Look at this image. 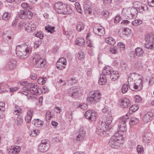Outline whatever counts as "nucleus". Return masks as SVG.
<instances>
[{
  "mask_svg": "<svg viewBox=\"0 0 154 154\" xmlns=\"http://www.w3.org/2000/svg\"><path fill=\"white\" fill-rule=\"evenodd\" d=\"M3 36L4 39L8 41L12 42L13 41L14 38L13 35H3Z\"/></svg>",
  "mask_w": 154,
  "mask_h": 154,
  "instance_id": "obj_53",
  "label": "nucleus"
},
{
  "mask_svg": "<svg viewBox=\"0 0 154 154\" xmlns=\"http://www.w3.org/2000/svg\"><path fill=\"white\" fill-rule=\"evenodd\" d=\"M21 6L23 9L26 8L27 9L29 10L30 8L29 5L26 3H22Z\"/></svg>",
  "mask_w": 154,
  "mask_h": 154,
  "instance_id": "obj_58",
  "label": "nucleus"
},
{
  "mask_svg": "<svg viewBox=\"0 0 154 154\" xmlns=\"http://www.w3.org/2000/svg\"><path fill=\"white\" fill-rule=\"evenodd\" d=\"M101 97V94L98 91L91 92L87 98V100L90 103H94L99 102Z\"/></svg>",
  "mask_w": 154,
  "mask_h": 154,
  "instance_id": "obj_3",
  "label": "nucleus"
},
{
  "mask_svg": "<svg viewBox=\"0 0 154 154\" xmlns=\"http://www.w3.org/2000/svg\"><path fill=\"white\" fill-rule=\"evenodd\" d=\"M129 88L133 91H135V90H141L142 88V80L141 79H139L134 84H131L128 81Z\"/></svg>",
  "mask_w": 154,
  "mask_h": 154,
  "instance_id": "obj_5",
  "label": "nucleus"
},
{
  "mask_svg": "<svg viewBox=\"0 0 154 154\" xmlns=\"http://www.w3.org/2000/svg\"><path fill=\"white\" fill-rule=\"evenodd\" d=\"M109 129L107 125H106L105 122L99 121L96 128V132L97 134L103 136L104 135L106 131Z\"/></svg>",
  "mask_w": 154,
  "mask_h": 154,
  "instance_id": "obj_4",
  "label": "nucleus"
},
{
  "mask_svg": "<svg viewBox=\"0 0 154 154\" xmlns=\"http://www.w3.org/2000/svg\"><path fill=\"white\" fill-rule=\"evenodd\" d=\"M55 28L54 26H51V25H48L47 26L45 27V29L48 32L51 33H53L55 32L54 30Z\"/></svg>",
  "mask_w": 154,
  "mask_h": 154,
  "instance_id": "obj_32",
  "label": "nucleus"
},
{
  "mask_svg": "<svg viewBox=\"0 0 154 154\" xmlns=\"http://www.w3.org/2000/svg\"><path fill=\"white\" fill-rule=\"evenodd\" d=\"M76 43L77 45L81 46L85 43V41L82 38H79L76 39Z\"/></svg>",
  "mask_w": 154,
  "mask_h": 154,
  "instance_id": "obj_41",
  "label": "nucleus"
},
{
  "mask_svg": "<svg viewBox=\"0 0 154 154\" xmlns=\"http://www.w3.org/2000/svg\"><path fill=\"white\" fill-rule=\"evenodd\" d=\"M139 122V120L136 117L132 118L130 119V125L131 126L134 125Z\"/></svg>",
  "mask_w": 154,
  "mask_h": 154,
  "instance_id": "obj_36",
  "label": "nucleus"
},
{
  "mask_svg": "<svg viewBox=\"0 0 154 154\" xmlns=\"http://www.w3.org/2000/svg\"><path fill=\"white\" fill-rule=\"evenodd\" d=\"M137 151L139 154H142L144 150L143 146L141 145L137 146Z\"/></svg>",
  "mask_w": 154,
  "mask_h": 154,
  "instance_id": "obj_46",
  "label": "nucleus"
},
{
  "mask_svg": "<svg viewBox=\"0 0 154 154\" xmlns=\"http://www.w3.org/2000/svg\"><path fill=\"white\" fill-rule=\"evenodd\" d=\"M85 131H83L82 129H80L79 134L76 136V140L80 141L82 140L85 136Z\"/></svg>",
  "mask_w": 154,
  "mask_h": 154,
  "instance_id": "obj_24",
  "label": "nucleus"
},
{
  "mask_svg": "<svg viewBox=\"0 0 154 154\" xmlns=\"http://www.w3.org/2000/svg\"><path fill=\"white\" fill-rule=\"evenodd\" d=\"M23 120L22 117L18 116L17 119V125L18 126H20L22 125Z\"/></svg>",
  "mask_w": 154,
  "mask_h": 154,
  "instance_id": "obj_43",
  "label": "nucleus"
},
{
  "mask_svg": "<svg viewBox=\"0 0 154 154\" xmlns=\"http://www.w3.org/2000/svg\"><path fill=\"white\" fill-rule=\"evenodd\" d=\"M129 117L127 114H126L125 116H122L119 120V123L118 125V127L123 126H126V122L128 119Z\"/></svg>",
  "mask_w": 154,
  "mask_h": 154,
  "instance_id": "obj_21",
  "label": "nucleus"
},
{
  "mask_svg": "<svg viewBox=\"0 0 154 154\" xmlns=\"http://www.w3.org/2000/svg\"><path fill=\"white\" fill-rule=\"evenodd\" d=\"M128 89V86L127 84H124L122 86V91L123 93H125L127 91Z\"/></svg>",
  "mask_w": 154,
  "mask_h": 154,
  "instance_id": "obj_54",
  "label": "nucleus"
},
{
  "mask_svg": "<svg viewBox=\"0 0 154 154\" xmlns=\"http://www.w3.org/2000/svg\"><path fill=\"white\" fill-rule=\"evenodd\" d=\"M19 17L23 19H30L32 16V13L30 11H26L25 10H21L18 12Z\"/></svg>",
  "mask_w": 154,
  "mask_h": 154,
  "instance_id": "obj_6",
  "label": "nucleus"
},
{
  "mask_svg": "<svg viewBox=\"0 0 154 154\" xmlns=\"http://www.w3.org/2000/svg\"><path fill=\"white\" fill-rule=\"evenodd\" d=\"M32 115V112L31 110L28 111L25 118V120L26 122L28 123L30 122Z\"/></svg>",
  "mask_w": 154,
  "mask_h": 154,
  "instance_id": "obj_28",
  "label": "nucleus"
},
{
  "mask_svg": "<svg viewBox=\"0 0 154 154\" xmlns=\"http://www.w3.org/2000/svg\"><path fill=\"white\" fill-rule=\"evenodd\" d=\"M120 145V142L112 137L110 140L109 145L113 148H118Z\"/></svg>",
  "mask_w": 154,
  "mask_h": 154,
  "instance_id": "obj_15",
  "label": "nucleus"
},
{
  "mask_svg": "<svg viewBox=\"0 0 154 154\" xmlns=\"http://www.w3.org/2000/svg\"><path fill=\"white\" fill-rule=\"evenodd\" d=\"M145 47L148 49H151L154 48V42H146L145 44Z\"/></svg>",
  "mask_w": 154,
  "mask_h": 154,
  "instance_id": "obj_35",
  "label": "nucleus"
},
{
  "mask_svg": "<svg viewBox=\"0 0 154 154\" xmlns=\"http://www.w3.org/2000/svg\"><path fill=\"white\" fill-rule=\"evenodd\" d=\"M93 31L95 33L100 36L103 35L105 33L104 29L101 26L99 28L97 27H94L93 29Z\"/></svg>",
  "mask_w": 154,
  "mask_h": 154,
  "instance_id": "obj_20",
  "label": "nucleus"
},
{
  "mask_svg": "<svg viewBox=\"0 0 154 154\" xmlns=\"http://www.w3.org/2000/svg\"><path fill=\"white\" fill-rule=\"evenodd\" d=\"M106 42L110 45H114L116 43L115 40L112 37H108L106 38Z\"/></svg>",
  "mask_w": 154,
  "mask_h": 154,
  "instance_id": "obj_31",
  "label": "nucleus"
},
{
  "mask_svg": "<svg viewBox=\"0 0 154 154\" xmlns=\"http://www.w3.org/2000/svg\"><path fill=\"white\" fill-rule=\"evenodd\" d=\"M153 116V114L152 112H148L143 116V120L145 122H148L151 120Z\"/></svg>",
  "mask_w": 154,
  "mask_h": 154,
  "instance_id": "obj_23",
  "label": "nucleus"
},
{
  "mask_svg": "<svg viewBox=\"0 0 154 154\" xmlns=\"http://www.w3.org/2000/svg\"><path fill=\"white\" fill-rule=\"evenodd\" d=\"M145 40L147 42H153V37L149 34L147 35L145 38Z\"/></svg>",
  "mask_w": 154,
  "mask_h": 154,
  "instance_id": "obj_48",
  "label": "nucleus"
},
{
  "mask_svg": "<svg viewBox=\"0 0 154 154\" xmlns=\"http://www.w3.org/2000/svg\"><path fill=\"white\" fill-rule=\"evenodd\" d=\"M119 102L120 106L123 108H127L130 106L129 100L126 98L120 99Z\"/></svg>",
  "mask_w": 154,
  "mask_h": 154,
  "instance_id": "obj_13",
  "label": "nucleus"
},
{
  "mask_svg": "<svg viewBox=\"0 0 154 154\" xmlns=\"http://www.w3.org/2000/svg\"><path fill=\"white\" fill-rule=\"evenodd\" d=\"M142 23V21L140 20H135L132 22V24L135 26H137L141 24Z\"/></svg>",
  "mask_w": 154,
  "mask_h": 154,
  "instance_id": "obj_51",
  "label": "nucleus"
},
{
  "mask_svg": "<svg viewBox=\"0 0 154 154\" xmlns=\"http://www.w3.org/2000/svg\"><path fill=\"white\" fill-rule=\"evenodd\" d=\"M125 29L123 28L119 29L118 32V34L120 37H123L125 36Z\"/></svg>",
  "mask_w": 154,
  "mask_h": 154,
  "instance_id": "obj_50",
  "label": "nucleus"
},
{
  "mask_svg": "<svg viewBox=\"0 0 154 154\" xmlns=\"http://www.w3.org/2000/svg\"><path fill=\"white\" fill-rule=\"evenodd\" d=\"M29 23L26 22L24 21H23L19 23L18 27L19 28H24L26 31L28 32H29L30 29L27 28V27H29Z\"/></svg>",
  "mask_w": 154,
  "mask_h": 154,
  "instance_id": "obj_18",
  "label": "nucleus"
},
{
  "mask_svg": "<svg viewBox=\"0 0 154 154\" xmlns=\"http://www.w3.org/2000/svg\"><path fill=\"white\" fill-rule=\"evenodd\" d=\"M138 108L139 106H138L136 105H133L130 107L129 109V112L132 113L137 111Z\"/></svg>",
  "mask_w": 154,
  "mask_h": 154,
  "instance_id": "obj_40",
  "label": "nucleus"
},
{
  "mask_svg": "<svg viewBox=\"0 0 154 154\" xmlns=\"http://www.w3.org/2000/svg\"><path fill=\"white\" fill-rule=\"evenodd\" d=\"M107 81L106 77L105 75L103 74L100 75L98 81L99 84L100 85H105Z\"/></svg>",
  "mask_w": 154,
  "mask_h": 154,
  "instance_id": "obj_25",
  "label": "nucleus"
},
{
  "mask_svg": "<svg viewBox=\"0 0 154 154\" xmlns=\"http://www.w3.org/2000/svg\"><path fill=\"white\" fill-rule=\"evenodd\" d=\"M124 29H125V36H128L129 35V33L131 34V31L130 29L127 28H125Z\"/></svg>",
  "mask_w": 154,
  "mask_h": 154,
  "instance_id": "obj_60",
  "label": "nucleus"
},
{
  "mask_svg": "<svg viewBox=\"0 0 154 154\" xmlns=\"http://www.w3.org/2000/svg\"><path fill=\"white\" fill-rule=\"evenodd\" d=\"M76 104L77 106H78L80 108L83 110H85L87 109L88 108V105L86 103L82 104L76 102L74 103V104Z\"/></svg>",
  "mask_w": 154,
  "mask_h": 154,
  "instance_id": "obj_33",
  "label": "nucleus"
},
{
  "mask_svg": "<svg viewBox=\"0 0 154 154\" xmlns=\"http://www.w3.org/2000/svg\"><path fill=\"white\" fill-rule=\"evenodd\" d=\"M29 27H27L28 28H29L30 29V31H32L35 30L36 29V25L35 23H29Z\"/></svg>",
  "mask_w": 154,
  "mask_h": 154,
  "instance_id": "obj_45",
  "label": "nucleus"
},
{
  "mask_svg": "<svg viewBox=\"0 0 154 154\" xmlns=\"http://www.w3.org/2000/svg\"><path fill=\"white\" fill-rule=\"evenodd\" d=\"M41 91L43 93L45 94L48 93V92L49 89L47 86H44L42 87V89H41Z\"/></svg>",
  "mask_w": 154,
  "mask_h": 154,
  "instance_id": "obj_56",
  "label": "nucleus"
},
{
  "mask_svg": "<svg viewBox=\"0 0 154 154\" xmlns=\"http://www.w3.org/2000/svg\"><path fill=\"white\" fill-rule=\"evenodd\" d=\"M11 17V13L10 12H5L2 16V19L5 21L8 20Z\"/></svg>",
  "mask_w": 154,
  "mask_h": 154,
  "instance_id": "obj_37",
  "label": "nucleus"
},
{
  "mask_svg": "<svg viewBox=\"0 0 154 154\" xmlns=\"http://www.w3.org/2000/svg\"><path fill=\"white\" fill-rule=\"evenodd\" d=\"M135 101L137 102H140L142 100L141 97L138 95H136L134 97Z\"/></svg>",
  "mask_w": 154,
  "mask_h": 154,
  "instance_id": "obj_62",
  "label": "nucleus"
},
{
  "mask_svg": "<svg viewBox=\"0 0 154 154\" xmlns=\"http://www.w3.org/2000/svg\"><path fill=\"white\" fill-rule=\"evenodd\" d=\"M79 89L75 87H73L69 89L68 91L69 92V95L70 96L74 97L78 94Z\"/></svg>",
  "mask_w": 154,
  "mask_h": 154,
  "instance_id": "obj_19",
  "label": "nucleus"
},
{
  "mask_svg": "<svg viewBox=\"0 0 154 154\" xmlns=\"http://www.w3.org/2000/svg\"><path fill=\"white\" fill-rule=\"evenodd\" d=\"M84 10L87 14H90L91 11V3L88 1H86L84 5Z\"/></svg>",
  "mask_w": 154,
  "mask_h": 154,
  "instance_id": "obj_16",
  "label": "nucleus"
},
{
  "mask_svg": "<svg viewBox=\"0 0 154 154\" xmlns=\"http://www.w3.org/2000/svg\"><path fill=\"white\" fill-rule=\"evenodd\" d=\"M63 10V11L62 14H71L72 12V11L69 5H66V7L64 8Z\"/></svg>",
  "mask_w": 154,
  "mask_h": 154,
  "instance_id": "obj_29",
  "label": "nucleus"
},
{
  "mask_svg": "<svg viewBox=\"0 0 154 154\" xmlns=\"http://www.w3.org/2000/svg\"><path fill=\"white\" fill-rule=\"evenodd\" d=\"M39 132L38 130H34L30 134V135L32 137H35L38 134V133Z\"/></svg>",
  "mask_w": 154,
  "mask_h": 154,
  "instance_id": "obj_63",
  "label": "nucleus"
},
{
  "mask_svg": "<svg viewBox=\"0 0 154 154\" xmlns=\"http://www.w3.org/2000/svg\"><path fill=\"white\" fill-rule=\"evenodd\" d=\"M47 80V78L45 77L40 78L38 80V83L40 85H42L44 84Z\"/></svg>",
  "mask_w": 154,
  "mask_h": 154,
  "instance_id": "obj_47",
  "label": "nucleus"
},
{
  "mask_svg": "<svg viewBox=\"0 0 154 154\" xmlns=\"http://www.w3.org/2000/svg\"><path fill=\"white\" fill-rule=\"evenodd\" d=\"M127 12V13H126L125 14L127 15L128 17L130 19L135 18L137 16L138 12L136 8L133 7L131 8L128 9Z\"/></svg>",
  "mask_w": 154,
  "mask_h": 154,
  "instance_id": "obj_8",
  "label": "nucleus"
},
{
  "mask_svg": "<svg viewBox=\"0 0 154 154\" xmlns=\"http://www.w3.org/2000/svg\"><path fill=\"white\" fill-rule=\"evenodd\" d=\"M21 109L19 106H16L14 113L15 115H17L19 116L21 113Z\"/></svg>",
  "mask_w": 154,
  "mask_h": 154,
  "instance_id": "obj_39",
  "label": "nucleus"
},
{
  "mask_svg": "<svg viewBox=\"0 0 154 154\" xmlns=\"http://www.w3.org/2000/svg\"><path fill=\"white\" fill-rule=\"evenodd\" d=\"M48 140H45L42 141V143L38 146V149L41 152H45L49 149L50 145L47 143Z\"/></svg>",
  "mask_w": 154,
  "mask_h": 154,
  "instance_id": "obj_10",
  "label": "nucleus"
},
{
  "mask_svg": "<svg viewBox=\"0 0 154 154\" xmlns=\"http://www.w3.org/2000/svg\"><path fill=\"white\" fill-rule=\"evenodd\" d=\"M112 137L114 138L116 140H117L119 142H120V140L123 138L122 134L119 133L118 132L115 133Z\"/></svg>",
  "mask_w": 154,
  "mask_h": 154,
  "instance_id": "obj_34",
  "label": "nucleus"
},
{
  "mask_svg": "<svg viewBox=\"0 0 154 154\" xmlns=\"http://www.w3.org/2000/svg\"><path fill=\"white\" fill-rule=\"evenodd\" d=\"M67 81L69 85H73L76 83V80L74 78L69 77L67 79Z\"/></svg>",
  "mask_w": 154,
  "mask_h": 154,
  "instance_id": "obj_42",
  "label": "nucleus"
},
{
  "mask_svg": "<svg viewBox=\"0 0 154 154\" xmlns=\"http://www.w3.org/2000/svg\"><path fill=\"white\" fill-rule=\"evenodd\" d=\"M30 47L26 44H22L17 46L16 51L17 56L21 59L27 58L29 54Z\"/></svg>",
  "mask_w": 154,
  "mask_h": 154,
  "instance_id": "obj_1",
  "label": "nucleus"
},
{
  "mask_svg": "<svg viewBox=\"0 0 154 154\" xmlns=\"http://www.w3.org/2000/svg\"><path fill=\"white\" fill-rule=\"evenodd\" d=\"M111 79L113 81L117 80L119 77V75L117 71L112 70L110 74Z\"/></svg>",
  "mask_w": 154,
  "mask_h": 154,
  "instance_id": "obj_26",
  "label": "nucleus"
},
{
  "mask_svg": "<svg viewBox=\"0 0 154 154\" xmlns=\"http://www.w3.org/2000/svg\"><path fill=\"white\" fill-rule=\"evenodd\" d=\"M134 66L136 69H139L142 67V65L141 62L139 60L136 61L135 63Z\"/></svg>",
  "mask_w": 154,
  "mask_h": 154,
  "instance_id": "obj_49",
  "label": "nucleus"
},
{
  "mask_svg": "<svg viewBox=\"0 0 154 154\" xmlns=\"http://www.w3.org/2000/svg\"><path fill=\"white\" fill-rule=\"evenodd\" d=\"M148 4L150 7H154V0H148Z\"/></svg>",
  "mask_w": 154,
  "mask_h": 154,
  "instance_id": "obj_64",
  "label": "nucleus"
},
{
  "mask_svg": "<svg viewBox=\"0 0 154 154\" xmlns=\"http://www.w3.org/2000/svg\"><path fill=\"white\" fill-rule=\"evenodd\" d=\"M77 57L80 60H83L85 57L84 54L82 52L79 53L77 55Z\"/></svg>",
  "mask_w": 154,
  "mask_h": 154,
  "instance_id": "obj_55",
  "label": "nucleus"
},
{
  "mask_svg": "<svg viewBox=\"0 0 154 154\" xmlns=\"http://www.w3.org/2000/svg\"><path fill=\"white\" fill-rule=\"evenodd\" d=\"M16 64L15 60L13 59L9 60L6 63L4 68L6 71L13 70L15 67Z\"/></svg>",
  "mask_w": 154,
  "mask_h": 154,
  "instance_id": "obj_7",
  "label": "nucleus"
},
{
  "mask_svg": "<svg viewBox=\"0 0 154 154\" xmlns=\"http://www.w3.org/2000/svg\"><path fill=\"white\" fill-rule=\"evenodd\" d=\"M135 53L137 56L140 57L143 55L144 52L141 48L138 47L135 49Z\"/></svg>",
  "mask_w": 154,
  "mask_h": 154,
  "instance_id": "obj_30",
  "label": "nucleus"
},
{
  "mask_svg": "<svg viewBox=\"0 0 154 154\" xmlns=\"http://www.w3.org/2000/svg\"><path fill=\"white\" fill-rule=\"evenodd\" d=\"M5 103L2 102H0V110L2 111L5 110Z\"/></svg>",
  "mask_w": 154,
  "mask_h": 154,
  "instance_id": "obj_59",
  "label": "nucleus"
},
{
  "mask_svg": "<svg viewBox=\"0 0 154 154\" xmlns=\"http://www.w3.org/2000/svg\"><path fill=\"white\" fill-rule=\"evenodd\" d=\"M102 112L105 114H108L111 113V110L109 107L108 106L105 107L102 109Z\"/></svg>",
  "mask_w": 154,
  "mask_h": 154,
  "instance_id": "obj_44",
  "label": "nucleus"
},
{
  "mask_svg": "<svg viewBox=\"0 0 154 154\" xmlns=\"http://www.w3.org/2000/svg\"><path fill=\"white\" fill-rule=\"evenodd\" d=\"M85 118L91 121H95L96 119L97 114L91 110H87L85 113Z\"/></svg>",
  "mask_w": 154,
  "mask_h": 154,
  "instance_id": "obj_11",
  "label": "nucleus"
},
{
  "mask_svg": "<svg viewBox=\"0 0 154 154\" xmlns=\"http://www.w3.org/2000/svg\"><path fill=\"white\" fill-rule=\"evenodd\" d=\"M13 148L15 150V152L16 153V154L20 152L21 149L20 147L18 146H16Z\"/></svg>",
  "mask_w": 154,
  "mask_h": 154,
  "instance_id": "obj_61",
  "label": "nucleus"
},
{
  "mask_svg": "<svg viewBox=\"0 0 154 154\" xmlns=\"http://www.w3.org/2000/svg\"><path fill=\"white\" fill-rule=\"evenodd\" d=\"M30 91L33 92L35 95H39L41 93V88H38L36 84H32L30 85Z\"/></svg>",
  "mask_w": 154,
  "mask_h": 154,
  "instance_id": "obj_14",
  "label": "nucleus"
},
{
  "mask_svg": "<svg viewBox=\"0 0 154 154\" xmlns=\"http://www.w3.org/2000/svg\"><path fill=\"white\" fill-rule=\"evenodd\" d=\"M109 50L113 54H115L117 53V50L116 47L114 46L112 47L109 48Z\"/></svg>",
  "mask_w": 154,
  "mask_h": 154,
  "instance_id": "obj_52",
  "label": "nucleus"
},
{
  "mask_svg": "<svg viewBox=\"0 0 154 154\" xmlns=\"http://www.w3.org/2000/svg\"><path fill=\"white\" fill-rule=\"evenodd\" d=\"M113 70L112 68L109 66H105L102 70L103 74L104 75H109Z\"/></svg>",
  "mask_w": 154,
  "mask_h": 154,
  "instance_id": "obj_22",
  "label": "nucleus"
},
{
  "mask_svg": "<svg viewBox=\"0 0 154 154\" xmlns=\"http://www.w3.org/2000/svg\"><path fill=\"white\" fill-rule=\"evenodd\" d=\"M113 118L112 116V113L108 114L106 117V120L101 121L103 122H104L106 124V125H107L108 128L110 129L111 126L110 124L112 121Z\"/></svg>",
  "mask_w": 154,
  "mask_h": 154,
  "instance_id": "obj_17",
  "label": "nucleus"
},
{
  "mask_svg": "<svg viewBox=\"0 0 154 154\" xmlns=\"http://www.w3.org/2000/svg\"><path fill=\"white\" fill-rule=\"evenodd\" d=\"M66 60L64 57L60 58L56 63L57 68L59 69H62L65 68L66 64Z\"/></svg>",
  "mask_w": 154,
  "mask_h": 154,
  "instance_id": "obj_12",
  "label": "nucleus"
},
{
  "mask_svg": "<svg viewBox=\"0 0 154 154\" xmlns=\"http://www.w3.org/2000/svg\"><path fill=\"white\" fill-rule=\"evenodd\" d=\"M33 124L36 127H40L42 126L43 123V122L41 120L38 119H35L32 122Z\"/></svg>",
  "mask_w": 154,
  "mask_h": 154,
  "instance_id": "obj_27",
  "label": "nucleus"
},
{
  "mask_svg": "<svg viewBox=\"0 0 154 154\" xmlns=\"http://www.w3.org/2000/svg\"><path fill=\"white\" fill-rule=\"evenodd\" d=\"M66 7V4H63L62 2L55 3L54 5V8L56 12L58 14H62L64 8Z\"/></svg>",
  "mask_w": 154,
  "mask_h": 154,
  "instance_id": "obj_9",
  "label": "nucleus"
},
{
  "mask_svg": "<svg viewBox=\"0 0 154 154\" xmlns=\"http://www.w3.org/2000/svg\"><path fill=\"white\" fill-rule=\"evenodd\" d=\"M33 64L37 67L42 68L44 67L46 64V61L42 58L38 54H35L32 57Z\"/></svg>",
  "mask_w": 154,
  "mask_h": 154,
  "instance_id": "obj_2",
  "label": "nucleus"
},
{
  "mask_svg": "<svg viewBox=\"0 0 154 154\" xmlns=\"http://www.w3.org/2000/svg\"><path fill=\"white\" fill-rule=\"evenodd\" d=\"M51 112L49 111H48L46 114V118L47 120H49L52 118V116L51 115Z\"/></svg>",
  "mask_w": 154,
  "mask_h": 154,
  "instance_id": "obj_57",
  "label": "nucleus"
},
{
  "mask_svg": "<svg viewBox=\"0 0 154 154\" xmlns=\"http://www.w3.org/2000/svg\"><path fill=\"white\" fill-rule=\"evenodd\" d=\"M84 25L82 22H79L77 25L76 29L79 31H81L84 29Z\"/></svg>",
  "mask_w": 154,
  "mask_h": 154,
  "instance_id": "obj_38",
  "label": "nucleus"
}]
</instances>
